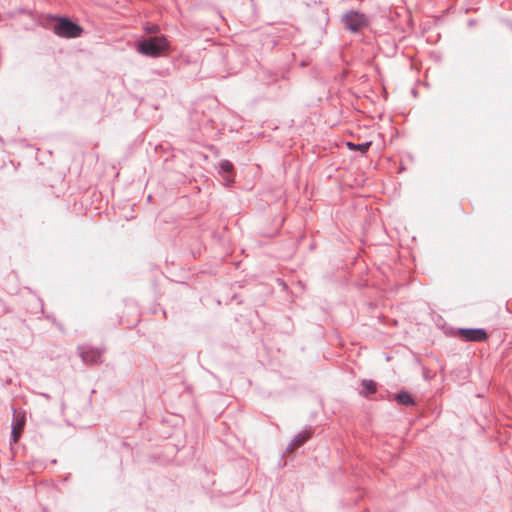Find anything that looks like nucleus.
<instances>
[{"label": "nucleus", "mask_w": 512, "mask_h": 512, "mask_svg": "<svg viewBox=\"0 0 512 512\" xmlns=\"http://www.w3.org/2000/svg\"><path fill=\"white\" fill-rule=\"evenodd\" d=\"M169 43L165 36L147 38L137 44V51L145 56L158 57L168 50Z\"/></svg>", "instance_id": "nucleus-1"}, {"label": "nucleus", "mask_w": 512, "mask_h": 512, "mask_svg": "<svg viewBox=\"0 0 512 512\" xmlns=\"http://www.w3.org/2000/svg\"><path fill=\"white\" fill-rule=\"evenodd\" d=\"M53 31L60 37L76 38L81 35L83 29L78 24L66 18H59L57 23L54 25Z\"/></svg>", "instance_id": "nucleus-2"}, {"label": "nucleus", "mask_w": 512, "mask_h": 512, "mask_svg": "<svg viewBox=\"0 0 512 512\" xmlns=\"http://www.w3.org/2000/svg\"><path fill=\"white\" fill-rule=\"evenodd\" d=\"M343 22L347 29L357 32L367 26L368 20L366 16L357 11H349L343 16Z\"/></svg>", "instance_id": "nucleus-3"}, {"label": "nucleus", "mask_w": 512, "mask_h": 512, "mask_svg": "<svg viewBox=\"0 0 512 512\" xmlns=\"http://www.w3.org/2000/svg\"><path fill=\"white\" fill-rule=\"evenodd\" d=\"M79 356L87 364H98L102 362L103 351L90 346L78 347Z\"/></svg>", "instance_id": "nucleus-4"}, {"label": "nucleus", "mask_w": 512, "mask_h": 512, "mask_svg": "<svg viewBox=\"0 0 512 512\" xmlns=\"http://www.w3.org/2000/svg\"><path fill=\"white\" fill-rule=\"evenodd\" d=\"M458 335L466 341L482 342L487 339V333L483 329H460Z\"/></svg>", "instance_id": "nucleus-5"}, {"label": "nucleus", "mask_w": 512, "mask_h": 512, "mask_svg": "<svg viewBox=\"0 0 512 512\" xmlns=\"http://www.w3.org/2000/svg\"><path fill=\"white\" fill-rule=\"evenodd\" d=\"M310 433L308 431H303L299 433L288 445L287 452H292L298 447H300L304 442H306L310 438Z\"/></svg>", "instance_id": "nucleus-6"}, {"label": "nucleus", "mask_w": 512, "mask_h": 512, "mask_svg": "<svg viewBox=\"0 0 512 512\" xmlns=\"http://www.w3.org/2000/svg\"><path fill=\"white\" fill-rule=\"evenodd\" d=\"M24 424H25L24 417L17 418L16 421L13 423L12 433H11V441L13 443L18 442L20 434L23 430Z\"/></svg>", "instance_id": "nucleus-7"}, {"label": "nucleus", "mask_w": 512, "mask_h": 512, "mask_svg": "<svg viewBox=\"0 0 512 512\" xmlns=\"http://www.w3.org/2000/svg\"><path fill=\"white\" fill-rule=\"evenodd\" d=\"M361 385L363 387L361 394H363V395L372 394V393H375V391H376V384L372 380H363L361 382Z\"/></svg>", "instance_id": "nucleus-8"}, {"label": "nucleus", "mask_w": 512, "mask_h": 512, "mask_svg": "<svg viewBox=\"0 0 512 512\" xmlns=\"http://www.w3.org/2000/svg\"><path fill=\"white\" fill-rule=\"evenodd\" d=\"M346 145L350 150H357V151L361 152L362 154H364L370 148L371 142H365L362 144H354L352 142H347Z\"/></svg>", "instance_id": "nucleus-9"}, {"label": "nucleus", "mask_w": 512, "mask_h": 512, "mask_svg": "<svg viewBox=\"0 0 512 512\" xmlns=\"http://www.w3.org/2000/svg\"><path fill=\"white\" fill-rule=\"evenodd\" d=\"M396 399H397L398 403L403 404V405H412L414 403L411 396L404 392L398 394L396 396Z\"/></svg>", "instance_id": "nucleus-10"}, {"label": "nucleus", "mask_w": 512, "mask_h": 512, "mask_svg": "<svg viewBox=\"0 0 512 512\" xmlns=\"http://www.w3.org/2000/svg\"><path fill=\"white\" fill-rule=\"evenodd\" d=\"M145 31L149 34H156L160 31V28L158 25H151V26H146Z\"/></svg>", "instance_id": "nucleus-11"}, {"label": "nucleus", "mask_w": 512, "mask_h": 512, "mask_svg": "<svg viewBox=\"0 0 512 512\" xmlns=\"http://www.w3.org/2000/svg\"><path fill=\"white\" fill-rule=\"evenodd\" d=\"M225 167H226V185L230 182H233V179L230 178V176L228 175L230 170L232 169V164L228 161H226V164H225Z\"/></svg>", "instance_id": "nucleus-12"}, {"label": "nucleus", "mask_w": 512, "mask_h": 512, "mask_svg": "<svg viewBox=\"0 0 512 512\" xmlns=\"http://www.w3.org/2000/svg\"><path fill=\"white\" fill-rule=\"evenodd\" d=\"M219 170L224 171V161L219 163Z\"/></svg>", "instance_id": "nucleus-13"}]
</instances>
